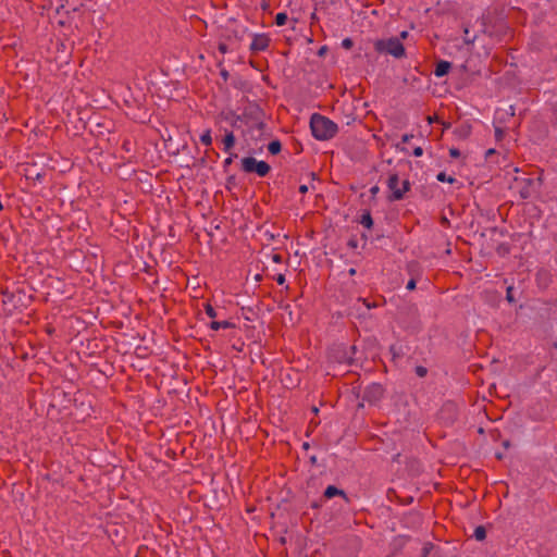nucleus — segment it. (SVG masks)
Here are the masks:
<instances>
[{
	"mask_svg": "<svg viewBox=\"0 0 557 557\" xmlns=\"http://www.w3.org/2000/svg\"><path fill=\"white\" fill-rule=\"evenodd\" d=\"M236 49L237 48H236L235 44L230 42L227 39L225 41H221L219 44V51L222 54L235 51Z\"/></svg>",
	"mask_w": 557,
	"mask_h": 557,
	"instance_id": "9",
	"label": "nucleus"
},
{
	"mask_svg": "<svg viewBox=\"0 0 557 557\" xmlns=\"http://www.w3.org/2000/svg\"><path fill=\"white\" fill-rule=\"evenodd\" d=\"M406 287H407V289H409V290L414 289V287H416V282H414L413 280H410V281L407 283V286H406Z\"/></svg>",
	"mask_w": 557,
	"mask_h": 557,
	"instance_id": "24",
	"label": "nucleus"
},
{
	"mask_svg": "<svg viewBox=\"0 0 557 557\" xmlns=\"http://www.w3.org/2000/svg\"><path fill=\"white\" fill-rule=\"evenodd\" d=\"M478 541H483L486 537V531L483 527H476L473 533Z\"/></svg>",
	"mask_w": 557,
	"mask_h": 557,
	"instance_id": "14",
	"label": "nucleus"
},
{
	"mask_svg": "<svg viewBox=\"0 0 557 557\" xmlns=\"http://www.w3.org/2000/svg\"><path fill=\"white\" fill-rule=\"evenodd\" d=\"M286 21H287V14L286 13L280 12V13L276 14L275 23H276L277 26L285 25Z\"/></svg>",
	"mask_w": 557,
	"mask_h": 557,
	"instance_id": "16",
	"label": "nucleus"
},
{
	"mask_svg": "<svg viewBox=\"0 0 557 557\" xmlns=\"http://www.w3.org/2000/svg\"><path fill=\"white\" fill-rule=\"evenodd\" d=\"M312 135L318 140H327L335 136L337 125L330 119L320 114H313L310 120Z\"/></svg>",
	"mask_w": 557,
	"mask_h": 557,
	"instance_id": "1",
	"label": "nucleus"
},
{
	"mask_svg": "<svg viewBox=\"0 0 557 557\" xmlns=\"http://www.w3.org/2000/svg\"><path fill=\"white\" fill-rule=\"evenodd\" d=\"M276 282H277L280 285L284 284V283H285V277H284V275L280 274V275L277 276V278H276Z\"/></svg>",
	"mask_w": 557,
	"mask_h": 557,
	"instance_id": "25",
	"label": "nucleus"
},
{
	"mask_svg": "<svg viewBox=\"0 0 557 557\" xmlns=\"http://www.w3.org/2000/svg\"><path fill=\"white\" fill-rule=\"evenodd\" d=\"M232 324L227 321H222V322H219V321H213L210 323V329L213 330V331H218L220 329H227V327H231Z\"/></svg>",
	"mask_w": 557,
	"mask_h": 557,
	"instance_id": "12",
	"label": "nucleus"
},
{
	"mask_svg": "<svg viewBox=\"0 0 557 557\" xmlns=\"http://www.w3.org/2000/svg\"><path fill=\"white\" fill-rule=\"evenodd\" d=\"M361 224L367 227V228H371L373 222H372V218L369 213L367 214H363L362 218H361Z\"/></svg>",
	"mask_w": 557,
	"mask_h": 557,
	"instance_id": "17",
	"label": "nucleus"
},
{
	"mask_svg": "<svg viewBox=\"0 0 557 557\" xmlns=\"http://www.w3.org/2000/svg\"><path fill=\"white\" fill-rule=\"evenodd\" d=\"M247 33L248 29L245 26L233 25V27L227 33L226 39L230 42L235 44L236 48H238L239 42L244 40Z\"/></svg>",
	"mask_w": 557,
	"mask_h": 557,
	"instance_id": "5",
	"label": "nucleus"
},
{
	"mask_svg": "<svg viewBox=\"0 0 557 557\" xmlns=\"http://www.w3.org/2000/svg\"><path fill=\"white\" fill-rule=\"evenodd\" d=\"M374 48L379 53L389 54L397 59L405 55V48L398 37L379 39L374 42Z\"/></svg>",
	"mask_w": 557,
	"mask_h": 557,
	"instance_id": "2",
	"label": "nucleus"
},
{
	"mask_svg": "<svg viewBox=\"0 0 557 557\" xmlns=\"http://www.w3.org/2000/svg\"><path fill=\"white\" fill-rule=\"evenodd\" d=\"M511 290H512V287H508V289H507V298H508L509 301H512Z\"/></svg>",
	"mask_w": 557,
	"mask_h": 557,
	"instance_id": "28",
	"label": "nucleus"
},
{
	"mask_svg": "<svg viewBox=\"0 0 557 557\" xmlns=\"http://www.w3.org/2000/svg\"><path fill=\"white\" fill-rule=\"evenodd\" d=\"M324 496L326 498H332V497H335V496H342L345 500H348L345 492L343 490L337 488L334 485H329L325 488Z\"/></svg>",
	"mask_w": 557,
	"mask_h": 557,
	"instance_id": "7",
	"label": "nucleus"
},
{
	"mask_svg": "<svg viewBox=\"0 0 557 557\" xmlns=\"http://www.w3.org/2000/svg\"><path fill=\"white\" fill-rule=\"evenodd\" d=\"M387 187L391 191V200H400L410 189V182L407 178H400L397 174H392L387 181Z\"/></svg>",
	"mask_w": 557,
	"mask_h": 557,
	"instance_id": "3",
	"label": "nucleus"
},
{
	"mask_svg": "<svg viewBox=\"0 0 557 557\" xmlns=\"http://www.w3.org/2000/svg\"><path fill=\"white\" fill-rule=\"evenodd\" d=\"M411 138H412V135L406 134L403 136V143H408Z\"/></svg>",
	"mask_w": 557,
	"mask_h": 557,
	"instance_id": "26",
	"label": "nucleus"
},
{
	"mask_svg": "<svg viewBox=\"0 0 557 557\" xmlns=\"http://www.w3.org/2000/svg\"><path fill=\"white\" fill-rule=\"evenodd\" d=\"M224 150L230 151L235 144V136L232 132L227 133L223 139Z\"/></svg>",
	"mask_w": 557,
	"mask_h": 557,
	"instance_id": "10",
	"label": "nucleus"
},
{
	"mask_svg": "<svg viewBox=\"0 0 557 557\" xmlns=\"http://www.w3.org/2000/svg\"><path fill=\"white\" fill-rule=\"evenodd\" d=\"M449 154L453 158H458L460 156V151L458 149H456V148H450L449 149Z\"/></svg>",
	"mask_w": 557,
	"mask_h": 557,
	"instance_id": "21",
	"label": "nucleus"
},
{
	"mask_svg": "<svg viewBox=\"0 0 557 557\" xmlns=\"http://www.w3.org/2000/svg\"><path fill=\"white\" fill-rule=\"evenodd\" d=\"M200 141L201 144H203L205 146H210L211 143H212V137H211V133L210 131H206L201 136H200Z\"/></svg>",
	"mask_w": 557,
	"mask_h": 557,
	"instance_id": "15",
	"label": "nucleus"
},
{
	"mask_svg": "<svg viewBox=\"0 0 557 557\" xmlns=\"http://www.w3.org/2000/svg\"><path fill=\"white\" fill-rule=\"evenodd\" d=\"M270 39L265 34H253L250 50L253 52L264 51L269 47Z\"/></svg>",
	"mask_w": 557,
	"mask_h": 557,
	"instance_id": "6",
	"label": "nucleus"
},
{
	"mask_svg": "<svg viewBox=\"0 0 557 557\" xmlns=\"http://www.w3.org/2000/svg\"><path fill=\"white\" fill-rule=\"evenodd\" d=\"M206 313L210 318H215L216 317V312H215L214 308L211 305H209V304L206 305Z\"/></svg>",
	"mask_w": 557,
	"mask_h": 557,
	"instance_id": "19",
	"label": "nucleus"
},
{
	"mask_svg": "<svg viewBox=\"0 0 557 557\" xmlns=\"http://www.w3.org/2000/svg\"><path fill=\"white\" fill-rule=\"evenodd\" d=\"M408 37V32L404 30L400 33V38L399 39H406Z\"/></svg>",
	"mask_w": 557,
	"mask_h": 557,
	"instance_id": "29",
	"label": "nucleus"
},
{
	"mask_svg": "<svg viewBox=\"0 0 557 557\" xmlns=\"http://www.w3.org/2000/svg\"><path fill=\"white\" fill-rule=\"evenodd\" d=\"M308 189H309V188H308V186H307V185H301V186L299 187V191H300V193H302V194L307 193V191H308Z\"/></svg>",
	"mask_w": 557,
	"mask_h": 557,
	"instance_id": "27",
	"label": "nucleus"
},
{
	"mask_svg": "<svg viewBox=\"0 0 557 557\" xmlns=\"http://www.w3.org/2000/svg\"><path fill=\"white\" fill-rule=\"evenodd\" d=\"M383 393V389H382V386L381 385H372L368 392H367V395L368 397H373L374 399L379 398Z\"/></svg>",
	"mask_w": 557,
	"mask_h": 557,
	"instance_id": "11",
	"label": "nucleus"
},
{
	"mask_svg": "<svg viewBox=\"0 0 557 557\" xmlns=\"http://www.w3.org/2000/svg\"><path fill=\"white\" fill-rule=\"evenodd\" d=\"M493 152H494V150H493V149L487 150V154H491V153H493Z\"/></svg>",
	"mask_w": 557,
	"mask_h": 557,
	"instance_id": "33",
	"label": "nucleus"
},
{
	"mask_svg": "<svg viewBox=\"0 0 557 557\" xmlns=\"http://www.w3.org/2000/svg\"><path fill=\"white\" fill-rule=\"evenodd\" d=\"M450 69V63L447 61H441L437 63L436 69L434 71L435 76L442 77L448 73Z\"/></svg>",
	"mask_w": 557,
	"mask_h": 557,
	"instance_id": "8",
	"label": "nucleus"
},
{
	"mask_svg": "<svg viewBox=\"0 0 557 557\" xmlns=\"http://www.w3.org/2000/svg\"><path fill=\"white\" fill-rule=\"evenodd\" d=\"M352 40L350 38H345L342 41V47L345 49H350L352 47Z\"/></svg>",
	"mask_w": 557,
	"mask_h": 557,
	"instance_id": "20",
	"label": "nucleus"
},
{
	"mask_svg": "<svg viewBox=\"0 0 557 557\" xmlns=\"http://www.w3.org/2000/svg\"><path fill=\"white\" fill-rule=\"evenodd\" d=\"M502 132L499 129L496 131V136L499 137Z\"/></svg>",
	"mask_w": 557,
	"mask_h": 557,
	"instance_id": "31",
	"label": "nucleus"
},
{
	"mask_svg": "<svg viewBox=\"0 0 557 557\" xmlns=\"http://www.w3.org/2000/svg\"><path fill=\"white\" fill-rule=\"evenodd\" d=\"M379 191V187L377 186H374L371 188V193L372 194H376Z\"/></svg>",
	"mask_w": 557,
	"mask_h": 557,
	"instance_id": "30",
	"label": "nucleus"
},
{
	"mask_svg": "<svg viewBox=\"0 0 557 557\" xmlns=\"http://www.w3.org/2000/svg\"><path fill=\"white\" fill-rule=\"evenodd\" d=\"M268 150L272 154H276L281 151V143L277 140L271 141L268 146Z\"/></svg>",
	"mask_w": 557,
	"mask_h": 557,
	"instance_id": "13",
	"label": "nucleus"
},
{
	"mask_svg": "<svg viewBox=\"0 0 557 557\" xmlns=\"http://www.w3.org/2000/svg\"><path fill=\"white\" fill-rule=\"evenodd\" d=\"M355 272H356V271H355V269H350V270H349V273H350V274H355Z\"/></svg>",
	"mask_w": 557,
	"mask_h": 557,
	"instance_id": "32",
	"label": "nucleus"
},
{
	"mask_svg": "<svg viewBox=\"0 0 557 557\" xmlns=\"http://www.w3.org/2000/svg\"><path fill=\"white\" fill-rule=\"evenodd\" d=\"M436 178L440 182H447V183H454L456 181L454 177L446 175L444 172L438 173Z\"/></svg>",
	"mask_w": 557,
	"mask_h": 557,
	"instance_id": "18",
	"label": "nucleus"
},
{
	"mask_svg": "<svg viewBox=\"0 0 557 557\" xmlns=\"http://www.w3.org/2000/svg\"><path fill=\"white\" fill-rule=\"evenodd\" d=\"M242 168L247 173H257L259 176H265L270 171V165L264 161H259L252 157L242 160Z\"/></svg>",
	"mask_w": 557,
	"mask_h": 557,
	"instance_id": "4",
	"label": "nucleus"
},
{
	"mask_svg": "<svg viewBox=\"0 0 557 557\" xmlns=\"http://www.w3.org/2000/svg\"><path fill=\"white\" fill-rule=\"evenodd\" d=\"M416 372H417V374H418L419 376H424V375H425V373H426V369H425V368H423V367H418V368L416 369Z\"/></svg>",
	"mask_w": 557,
	"mask_h": 557,
	"instance_id": "22",
	"label": "nucleus"
},
{
	"mask_svg": "<svg viewBox=\"0 0 557 557\" xmlns=\"http://www.w3.org/2000/svg\"><path fill=\"white\" fill-rule=\"evenodd\" d=\"M423 154V149L421 147H416L413 149V156L414 157H421Z\"/></svg>",
	"mask_w": 557,
	"mask_h": 557,
	"instance_id": "23",
	"label": "nucleus"
}]
</instances>
